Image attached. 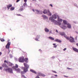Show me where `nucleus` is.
<instances>
[{"label": "nucleus", "instance_id": "09e8293b", "mask_svg": "<svg viewBox=\"0 0 78 78\" xmlns=\"http://www.w3.org/2000/svg\"><path fill=\"white\" fill-rule=\"evenodd\" d=\"M65 76V77H68V76Z\"/></svg>", "mask_w": 78, "mask_h": 78}, {"label": "nucleus", "instance_id": "a878e982", "mask_svg": "<svg viewBox=\"0 0 78 78\" xmlns=\"http://www.w3.org/2000/svg\"><path fill=\"white\" fill-rule=\"evenodd\" d=\"M14 7H12L10 8V10L11 11H13V10H14Z\"/></svg>", "mask_w": 78, "mask_h": 78}, {"label": "nucleus", "instance_id": "6ab92c4d", "mask_svg": "<svg viewBox=\"0 0 78 78\" xmlns=\"http://www.w3.org/2000/svg\"><path fill=\"white\" fill-rule=\"evenodd\" d=\"M67 25L68 28H71V25L70 24H68Z\"/></svg>", "mask_w": 78, "mask_h": 78}, {"label": "nucleus", "instance_id": "ea45409f", "mask_svg": "<svg viewBox=\"0 0 78 78\" xmlns=\"http://www.w3.org/2000/svg\"><path fill=\"white\" fill-rule=\"evenodd\" d=\"M2 69H3V68H2V67H0V69L2 70Z\"/></svg>", "mask_w": 78, "mask_h": 78}, {"label": "nucleus", "instance_id": "4468645a", "mask_svg": "<svg viewBox=\"0 0 78 78\" xmlns=\"http://www.w3.org/2000/svg\"><path fill=\"white\" fill-rule=\"evenodd\" d=\"M48 11V16H51V13L50 12V11L49 10H47Z\"/></svg>", "mask_w": 78, "mask_h": 78}, {"label": "nucleus", "instance_id": "bb28decb", "mask_svg": "<svg viewBox=\"0 0 78 78\" xmlns=\"http://www.w3.org/2000/svg\"><path fill=\"white\" fill-rule=\"evenodd\" d=\"M66 28H67V27H66V26H64L63 27H62V29H63V30H65V29H66Z\"/></svg>", "mask_w": 78, "mask_h": 78}, {"label": "nucleus", "instance_id": "5fc2aeb1", "mask_svg": "<svg viewBox=\"0 0 78 78\" xmlns=\"http://www.w3.org/2000/svg\"><path fill=\"white\" fill-rule=\"evenodd\" d=\"M33 11H34V10H33Z\"/></svg>", "mask_w": 78, "mask_h": 78}, {"label": "nucleus", "instance_id": "f257e3e1", "mask_svg": "<svg viewBox=\"0 0 78 78\" xmlns=\"http://www.w3.org/2000/svg\"><path fill=\"white\" fill-rule=\"evenodd\" d=\"M24 67H21L22 69L23 70V71L21 72V75L24 74V73H26L28 71V69L29 68V67H30L29 65L25 63H24Z\"/></svg>", "mask_w": 78, "mask_h": 78}, {"label": "nucleus", "instance_id": "37998d69", "mask_svg": "<svg viewBox=\"0 0 78 78\" xmlns=\"http://www.w3.org/2000/svg\"><path fill=\"white\" fill-rule=\"evenodd\" d=\"M12 39V40H14L15 39V37H13Z\"/></svg>", "mask_w": 78, "mask_h": 78}, {"label": "nucleus", "instance_id": "603ef678", "mask_svg": "<svg viewBox=\"0 0 78 78\" xmlns=\"http://www.w3.org/2000/svg\"><path fill=\"white\" fill-rule=\"evenodd\" d=\"M23 9H21V11H22V10H23Z\"/></svg>", "mask_w": 78, "mask_h": 78}, {"label": "nucleus", "instance_id": "2f4dec72", "mask_svg": "<svg viewBox=\"0 0 78 78\" xmlns=\"http://www.w3.org/2000/svg\"><path fill=\"white\" fill-rule=\"evenodd\" d=\"M22 75V77H23V78H26V77H25V76L24 75Z\"/></svg>", "mask_w": 78, "mask_h": 78}, {"label": "nucleus", "instance_id": "f3484780", "mask_svg": "<svg viewBox=\"0 0 78 78\" xmlns=\"http://www.w3.org/2000/svg\"><path fill=\"white\" fill-rule=\"evenodd\" d=\"M48 12V11H47V10H46V9L44 10V11H43V13L44 14H46Z\"/></svg>", "mask_w": 78, "mask_h": 78}, {"label": "nucleus", "instance_id": "6e6552de", "mask_svg": "<svg viewBox=\"0 0 78 78\" xmlns=\"http://www.w3.org/2000/svg\"><path fill=\"white\" fill-rule=\"evenodd\" d=\"M10 47V43L9 42H8L6 45V48L8 49H9V47Z\"/></svg>", "mask_w": 78, "mask_h": 78}, {"label": "nucleus", "instance_id": "ddd939ff", "mask_svg": "<svg viewBox=\"0 0 78 78\" xmlns=\"http://www.w3.org/2000/svg\"><path fill=\"white\" fill-rule=\"evenodd\" d=\"M57 19H58L57 20H58V22H62V20L61 19L59 18V16H58Z\"/></svg>", "mask_w": 78, "mask_h": 78}, {"label": "nucleus", "instance_id": "58836bf2", "mask_svg": "<svg viewBox=\"0 0 78 78\" xmlns=\"http://www.w3.org/2000/svg\"><path fill=\"white\" fill-rule=\"evenodd\" d=\"M66 48H65L63 49V51H66Z\"/></svg>", "mask_w": 78, "mask_h": 78}, {"label": "nucleus", "instance_id": "c85d7f7f", "mask_svg": "<svg viewBox=\"0 0 78 78\" xmlns=\"http://www.w3.org/2000/svg\"><path fill=\"white\" fill-rule=\"evenodd\" d=\"M36 11L37 12L38 14H39V12H40V11H39L38 10H36Z\"/></svg>", "mask_w": 78, "mask_h": 78}, {"label": "nucleus", "instance_id": "f03ea898", "mask_svg": "<svg viewBox=\"0 0 78 78\" xmlns=\"http://www.w3.org/2000/svg\"><path fill=\"white\" fill-rule=\"evenodd\" d=\"M57 17H58V16L56 14H55L52 16V17H50L49 18V20H51L53 22H55V23H58V22L56 20H55L53 19H56L57 18Z\"/></svg>", "mask_w": 78, "mask_h": 78}, {"label": "nucleus", "instance_id": "2eb2a0df", "mask_svg": "<svg viewBox=\"0 0 78 78\" xmlns=\"http://www.w3.org/2000/svg\"><path fill=\"white\" fill-rule=\"evenodd\" d=\"M2 67H8V66H7V65H6V64H3L2 66Z\"/></svg>", "mask_w": 78, "mask_h": 78}, {"label": "nucleus", "instance_id": "39448f33", "mask_svg": "<svg viewBox=\"0 0 78 78\" xmlns=\"http://www.w3.org/2000/svg\"><path fill=\"white\" fill-rule=\"evenodd\" d=\"M60 34L61 36H64V37H66V39L67 40H69V37H68L67 35H66V34L64 32H61L60 33Z\"/></svg>", "mask_w": 78, "mask_h": 78}, {"label": "nucleus", "instance_id": "b1692460", "mask_svg": "<svg viewBox=\"0 0 78 78\" xmlns=\"http://www.w3.org/2000/svg\"><path fill=\"white\" fill-rule=\"evenodd\" d=\"M27 3L26 2L24 3L23 4V6L24 7L27 6Z\"/></svg>", "mask_w": 78, "mask_h": 78}, {"label": "nucleus", "instance_id": "7c9ffc66", "mask_svg": "<svg viewBox=\"0 0 78 78\" xmlns=\"http://www.w3.org/2000/svg\"><path fill=\"white\" fill-rule=\"evenodd\" d=\"M57 25H61V23H58V24H57Z\"/></svg>", "mask_w": 78, "mask_h": 78}, {"label": "nucleus", "instance_id": "20e7f679", "mask_svg": "<svg viewBox=\"0 0 78 78\" xmlns=\"http://www.w3.org/2000/svg\"><path fill=\"white\" fill-rule=\"evenodd\" d=\"M5 70L6 72H8L10 73H13V72H12V69L11 68L7 69H5Z\"/></svg>", "mask_w": 78, "mask_h": 78}, {"label": "nucleus", "instance_id": "a211bd4d", "mask_svg": "<svg viewBox=\"0 0 78 78\" xmlns=\"http://www.w3.org/2000/svg\"><path fill=\"white\" fill-rule=\"evenodd\" d=\"M63 23L65 24V25H67V21H65V20H63Z\"/></svg>", "mask_w": 78, "mask_h": 78}, {"label": "nucleus", "instance_id": "de8ad7c7", "mask_svg": "<svg viewBox=\"0 0 78 78\" xmlns=\"http://www.w3.org/2000/svg\"><path fill=\"white\" fill-rule=\"evenodd\" d=\"M39 51H41V49H39Z\"/></svg>", "mask_w": 78, "mask_h": 78}, {"label": "nucleus", "instance_id": "1a4fd4ad", "mask_svg": "<svg viewBox=\"0 0 78 78\" xmlns=\"http://www.w3.org/2000/svg\"><path fill=\"white\" fill-rule=\"evenodd\" d=\"M38 75L39 76H43V77H44L45 76V75L41 73H38Z\"/></svg>", "mask_w": 78, "mask_h": 78}, {"label": "nucleus", "instance_id": "0eeeda50", "mask_svg": "<svg viewBox=\"0 0 78 78\" xmlns=\"http://www.w3.org/2000/svg\"><path fill=\"white\" fill-rule=\"evenodd\" d=\"M70 42H75V41H74V38L73 37H72L71 36H70V38H69V39Z\"/></svg>", "mask_w": 78, "mask_h": 78}, {"label": "nucleus", "instance_id": "dca6fc26", "mask_svg": "<svg viewBox=\"0 0 78 78\" xmlns=\"http://www.w3.org/2000/svg\"><path fill=\"white\" fill-rule=\"evenodd\" d=\"M30 72H31L32 73H35V74H36V71H34V70L33 69H31L30 70Z\"/></svg>", "mask_w": 78, "mask_h": 78}, {"label": "nucleus", "instance_id": "c756f323", "mask_svg": "<svg viewBox=\"0 0 78 78\" xmlns=\"http://www.w3.org/2000/svg\"><path fill=\"white\" fill-rule=\"evenodd\" d=\"M52 72H53L54 73H57V72H56V71H55L52 70Z\"/></svg>", "mask_w": 78, "mask_h": 78}, {"label": "nucleus", "instance_id": "72a5a7b5", "mask_svg": "<svg viewBox=\"0 0 78 78\" xmlns=\"http://www.w3.org/2000/svg\"><path fill=\"white\" fill-rule=\"evenodd\" d=\"M16 16H21V15L20 14H17L16 15Z\"/></svg>", "mask_w": 78, "mask_h": 78}, {"label": "nucleus", "instance_id": "9b49d317", "mask_svg": "<svg viewBox=\"0 0 78 78\" xmlns=\"http://www.w3.org/2000/svg\"><path fill=\"white\" fill-rule=\"evenodd\" d=\"M55 42H59V43H61V41L58 39H56L55 40Z\"/></svg>", "mask_w": 78, "mask_h": 78}, {"label": "nucleus", "instance_id": "aec40b11", "mask_svg": "<svg viewBox=\"0 0 78 78\" xmlns=\"http://www.w3.org/2000/svg\"><path fill=\"white\" fill-rule=\"evenodd\" d=\"M42 17H44V19H46L47 18V16H46L45 15H43L42 16Z\"/></svg>", "mask_w": 78, "mask_h": 78}, {"label": "nucleus", "instance_id": "79ce46f5", "mask_svg": "<svg viewBox=\"0 0 78 78\" xmlns=\"http://www.w3.org/2000/svg\"><path fill=\"white\" fill-rule=\"evenodd\" d=\"M24 2H27V0H24Z\"/></svg>", "mask_w": 78, "mask_h": 78}, {"label": "nucleus", "instance_id": "4be33fe9", "mask_svg": "<svg viewBox=\"0 0 78 78\" xmlns=\"http://www.w3.org/2000/svg\"><path fill=\"white\" fill-rule=\"evenodd\" d=\"M24 61L26 62H28V59L27 58H26L24 59Z\"/></svg>", "mask_w": 78, "mask_h": 78}, {"label": "nucleus", "instance_id": "f8f14e48", "mask_svg": "<svg viewBox=\"0 0 78 78\" xmlns=\"http://www.w3.org/2000/svg\"><path fill=\"white\" fill-rule=\"evenodd\" d=\"M73 50H74V51H76V52H77L78 53V49H77L76 48H73Z\"/></svg>", "mask_w": 78, "mask_h": 78}, {"label": "nucleus", "instance_id": "f704fd0d", "mask_svg": "<svg viewBox=\"0 0 78 78\" xmlns=\"http://www.w3.org/2000/svg\"><path fill=\"white\" fill-rule=\"evenodd\" d=\"M4 62L5 63H8V62L6 60H5L4 61Z\"/></svg>", "mask_w": 78, "mask_h": 78}, {"label": "nucleus", "instance_id": "8fccbe9b", "mask_svg": "<svg viewBox=\"0 0 78 78\" xmlns=\"http://www.w3.org/2000/svg\"><path fill=\"white\" fill-rule=\"evenodd\" d=\"M76 45L77 46V47H78V43H77L76 44Z\"/></svg>", "mask_w": 78, "mask_h": 78}, {"label": "nucleus", "instance_id": "423d86ee", "mask_svg": "<svg viewBox=\"0 0 78 78\" xmlns=\"http://www.w3.org/2000/svg\"><path fill=\"white\" fill-rule=\"evenodd\" d=\"M19 61L20 62H23L25 61V59H24V57H22L19 58Z\"/></svg>", "mask_w": 78, "mask_h": 78}, {"label": "nucleus", "instance_id": "473e14b6", "mask_svg": "<svg viewBox=\"0 0 78 78\" xmlns=\"http://www.w3.org/2000/svg\"><path fill=\"white\" fill-rule=\"evenodd\" d=\"M36 38H37V39H39V36L37 35V36Z\"/></svg>", "mask_w": 78, "mask_h": 78}, {"label": "nucleus", "instance_id": "c03bdc74", "mask_svg": "<svg viewBox=\"0 0 78 78\" xmlns=\"http://www.w3.org/2000/svg\"><path fill=\"white\" fill-rule=\"evenodd\" d=\"M2 52H0V56H1V55H2Z\"/></svg>", "mask_w": 78, "mask_h": 78}, {"label": "nucleus", "instance_id": "a18cd8bd", "mask_svg": "<svg viewBox=\"0 0 78 78\" xmlns=\"http://www.w3.org/2000/svg\"><path fill=\"white\" fill-rule=\"evenodd\" d=\"M54 76H56V77L58 76V75H54Z\"/></svg>", "mask_w": 78, "mask_h": 78}, {"label": "nucleus", "instance_id": "393cba45", "mask_svg": "<svg viewBox=\"0 0 78 78\" xmlns=\"http://www.w3.org/2000/svg\"><path fill=\"white\" fill-rule=\"evenodd\" d=\"M53 45H54V48H56L57 47V45H56V44H53Z\"/></svg>", "mask_w": 78, "mask_h": 78}, {"label": "nucleus", "instance_id": "412c9836", "mask_svg": "<svg viewBox=\"0 0 78 78\" xmlns=\"http://www.w3.org/2000/svg\"><path fill=\"white\" fill-rule=\"evenodd\" d=\"M44 30L46 32H48L49 31V30L47 28H45Z\"/></svg>", "mask_w": 78, "mask_h": 78}, {"label": "nucleus", "instance_id": "e433bc0d", "mask_svg": "<svg viewBox=\"0 0 78 78\" xmlns=\"http://www.w3.org/2000/svg\"><path fill=\"white\" fill-rule=\"evenodd\" d=\"M35 41H38V39H37V38H36L35 39Z\"/></svg>", "mask_w": 78, "mask_h": 78}, {"label": "nucleus", "instance_id": "a19ab883", "mask_svg": "<svg viewBox=\"0 0 78 78\" xmlns=\"http://www.w3.org/2000/svg\"><path fill=\"white\" fill-rule=\"evenodd\" d=\"M56 33H58V31L57 30H56Z\"/></svg>", "mask_w": 78, "mask_h": 78}, {"label": "nucleus", "instance_id": "9d476101", "mask_svg": "<svg viewBox=\"0 0 78 78\" xmlns=\"http://www.w3.org/2000/svg\"><path fill=\"white\" fill-rule=\"evenodd\" d=\"M12 7V5L11 4H9L7 5V8L8 9H9L10 8Z\"/></svg>", "mask_w": 78, "mask_h": 78}, {"label": "nucleus", "instance_id": "4c0bfd02", "mask_svg": "<svg viewBox=\"0 0 78 78\" xmlns=\"http://www.w3.org/2000/svg\"><path fill=\"white\" fill-rule=\"evenodd\" d=\"M20 0H17L16 2L17 3L18 2H19V1H20Z\"/></svg>", "mask_w": 78, "mask_h": 78}, {"label": "nucleus", "instance_id": "7ed1b4c3", "mask_svg": "<svg viewBox=\"0 0 78 78\" xmlns=\"http://www.w3.org/2000/svg\"><path fill=\"white\" fill-rule=\"evenodd\" d=\"M19 67V66L17 64H16V66H14L12 67V68L13 69H14L15 70V71H16L17 72H19L20 73V69L19 68L17 69Z\"/></svg>", "mask_w": 78, "mask_h": 78}, {"label": "nucleus", "instance_id": "cd10ccee", "mask_svg": "<svg viewBox=\"0 0 78 78\" xmlns=\"http://www.w3.org/2000/svg\"><path fill=\"white\" fill-rule=\"evenodd\" d=\"M1 41L2 42H4L5 41V40L4 39L2 38L1 39Z\"/></svg>", "mask_w": 78, "mask_h": 78}, {"label": "nucleus", "instance_id": "49530a36", "mask_svg": "<svg viewBox=\"0 0 78 78\" xmlns=\"http://www.w3.org/2000/svg\"><path fill=\"white\" fill-rule=\"evenodd\" d=\"M50 6H51V7H53V5L51 4H50Z\"/></svg>", "mask_w": 78, "mask_h": 78}, {"label": "nucleus", "instance_id": "c9c22d12", "mask_svg": "<svg viewBox=\"0 0 78 78\" xmlns=\"http://www.w3.org/2000/svg\"><path fill=\"white\" fill-rule=\"evenodd\" d=\"M12 63H10V64H9V66H12Z\"/></svg>", "mask_w": 78, "mask_h": 78}, {"label": "nucleus", "instance_id": "3c124183", "mask_svg": "<svg viewBox=\"0 0 78 78\" xmlns=\"http://www.w3.org/2000/svg\"><path fill=\"white\" fill-rule=\"evenodd\" d=\"M68 69H69V70H70V69H72L71 68H68Z\"/></svg>", "mask_w": 78, "mask_h": 78}, {"label": "nucleus", "instance_id": "5701e85b", "mask_svg": "<svg viewBox=\"0 0 78 78\" xmlns=\"http://www.w3.org/2000/svg\"><path fill=\"white\" fill-rule=\"evenodd\" d=\"M49 38L50 39L52 40V41H54V40H55V38H54L51 37H49Z\"/></svg>", "mask_w": 78, "mask_h": 78}, {"label": "nucleus", "instance_id": "864d4df0", "mask_svg": "<svg viewBox=\"0 0 78 78\" xmlns=\"http://www.w3.org/2000/svg\"><path fill=\"white\" fill-rule=\"evenodd\" d=\"M50 33H51V31H50Z\"/></svg>", "mask_w": 78, "mask_h": 78}]
</instances>
